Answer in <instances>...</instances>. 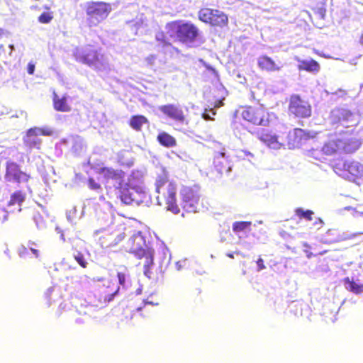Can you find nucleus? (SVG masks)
<instances>
[{
    "label": "nucleus",
    "mask_w": 363,
    "mask_h": 363,
    "mask_svg": "<svg viewBox=\"0 0 363 363\" xmlns=\"http://www.w3.org/2000/svg\"><path fill=\"white\" fill-rule=\"evenodd\" d=\"M240 115L244 121L256 126H268L271 121L270 113L263 105L244 106Z\"/></svg>",
    "instance_id": "39448f33"
},
{
    "label": "nucleus",
    "mask_w": 363,
    "mask_h": 363,
    "mask_svg": "<svg viewBox=\"0 0 363 363\" xmlns=\"http://www.w3.org/2000/svg\"><path fill=\"white\" fill-rule=\"evenodd\" d=\"M257 267H258V271L264 269L266 268V267L264 264V260L262 258H259L257 260Z\"/></svg>",
    "instance_id": "4c0bfd02"
},
{
    "label": "nucleus",
    "mask_w": 363,
    "mask_h": 363,
    "mask_svg": "<svg viewBox=\"0 0 363 363\" xmlns=\"http://www.w3.org/2000/svg\"><path fill=\"white\" fill-rule=\"evenodd\" d=\"M258 139L265 145L275 150L284 146V138L271 130L262 129L257 134Z\"/></svg>",
    "instance_id": "4468645a"
},
{
    "label": "nucleus",
    "mask_w": 363,
    "mask_h": 363,
    "mask_svg": "<svg viewBox=\"0 0 363 363\" xmlns=\"http://www.w3.org/2000/svg\"><path fill=\"white\" fill-rule=\"evenodd\" d=\"M35 70V65L33 63H28L27 67V72L29 74H33Z\"/></svg>",
    "instance_id": "58836bf2"
},
{
    "label": "nucleus",
    "mask_w": 363,
    "mask_h": 363,
    "mask_svg": "<svg viewBox=\"0 0 363 363\" xmlns=\"http://www.w3.org/2000/svg\"><path fill=\"white\" fill-rule=\"evenodd\" d=\"M117 277H118V282L121 285H122L123 286H125V282H126V278H127V274L124 272H118L117 274Z\"/></svg>",
    "instance_id": "c9c22d12"
},
{
    "label": "nucleus",
    "mask_w": 363,
    "mask_h": 363,
    "mask_svg": "<svg viewBox=\"0 0 363 363\" xmlns=\"http://www.w3.org/2000/svg\"><path fill=\"white\" fill-rule=\"evenodd\" d=\"M99 174H102L104 178L106 180L110 179H121L123 177L122 171H118L111 167H101L98 171Z\"/></svg>",
    "instance_id": "4be33fe9"
},
{
    "label": "nucleus",
    "mask_w": 363,
    "mask_h": 363,
    "mask_svg": "<svg viewBox=\"0 0 363 363\" xmlns=\"http://www.w3.org/2000/svg\"><path fill=\"white\" fill-rule=\"evenodd\" d=\"M4 35V30L0 28V39L3 37Z\"/></svg>",
    "instance_id": "79ce46f5"
},
{
    "label": "nucleus",
    "mask_w": 363,
    "mask_h": 363,
    "mask_svg": "<svg viewBox=\"0 0 363 363\" xmlns=\"http://www.w3.org/2000/svg\"><path fill=\"white\" fill-rule=\"evenodd\" d=\"M345 143L339 138L327 141L321 148V152L325 155H333L344 148Z\"/></svg>",
    "instance_id": "6ab92c4d"
},
{
    "label": "nucleus",
    "mask_w": 363,
    "mask_h": 363,
    "mask_svg": "<svg viewBox=\"0 0 363 363\" xmlns=\"http://www.w3.org/2000/svg\"><path fill=\"white\" fill-rule=\"evenodd\" d=\"M296 215L300 218H304L307 220H311L314 214L311 210H304L301 208H297L295 210Z\"/></svg>",
    "instance_id": "7c9ffc66"
},
{
    "label": "nucleus",
    "mask_w": 363,
    "mask_h": 363,
    "mask_svg": "<svg viewBox=\"0 0 363 363\" xmlns=\"http://www.w3.org/2000/svg\"><path fill=\"white\" fill-rule=\"evenodd\" d=\"M182 206L187 211H196L201 199L198 186H184L180 190Z\"/></svg>",
    "instance_id": "9d476101"
},
{
    "label": "nucleus",
    "mask_w": 363,
    "mask_h": 363,
    "mask_svg": "<svg viewBox=\"0 0 363 363\" xmlns=\"http://www.w3.org/2000/svg\"><path fill=\"white\" fill-rule=\"evenodd\" d=\"M213 164L219 172L227 170L228 167V161L225 158V153L217 152L213 157Z\"/></svg>",
    "instance_id": "a878e982"
},
{
    "label": "nucleus",
    "mask_w": 363,
    "mask_h": 363,
    "mask_svg": "<svg viewBox=\"0 0 363 363\" xmlns=\"http://www.w3.org/2000/svg\"><path fill=\"white\" fill-rule=\"evenodd\" d=\"M75 60L81 63L99 70L105 65L104 55L92 45H86L82 48H76L74 52Z\"/></svg>",
    "instance_id": "20e7f679"
},
{
    "label": "nucleus",
    "mask_w": 363,
    "mask_h": 363,
    "mask_svg": "<svg viewBox=\"0 0 363 363\" xmlns=\"http://www.w3.org/2000/svg\"><path fill=\"white\" fill-rule=\"evenodd\" d=\"M348 112L344 109L337 108L331 112L330 119L333 123H338L347 120Z\"/></svg>",
    "instance_id": "c85d7f7f"
},
{
    "label": "nucleus",
    "mask_w": 363,
    "mask_h": 363,
    "mask_svg": "<svg viewBox=\"0 0 363 363\" xmlns=\"http://www.w3.org/2000/svg\"><path fill=\"white\" fill-rule=\"evenodd\" d=\"M218 91H220L223 94H226V90L224 87H220L218 89ZM225 100V95L222 96L221 98L217 99L215 101L213 107L214 108H219L223 106V101Z\"/></svg>",
    "instance_id": "72a5a7b5"
},
{
    "label": "nucleus",
    "mask_w": 363,
    "mask_h": 363,
    "mask_svg": "<svg viewBox=\"0 0 363 363\" xmlns=\"http://www.w3.org/2000/svg\"><path fill=\"white\" fill-rule=\"evenodd\" d=\"M359 43H361V45H363V33H362V35L359 38Z\"/></svg>",
    "instance_id": "37998d69"
},
{
    "label": "nucleus",
    "mask_w": 363,
    "mask_h": 363,
    "mask_svg": "<svg viewBox=\"0 0 363 363\" xmlns=\"http://www.w3.org/2000/svg\"><path fill=\"white\" fill-rule=\"evenodd\" d=\"M147 118L143 115L132 116L128 122L129 125L135 131H141L143 125L148 123Z\"/></svg>",
    "instance_id": "5701e85b"
},
{
    "label": "nucleus",
    "mask_w": 363,
    "mask_h": 363,
    "mask_svg": "<svg viewBox=\"0 0 363 363\" xmlns=\"http://www.w3.org/2000/svg\"><path fill=\"white\" fill-rule=\"evenodd\" d=\"M137 259H140L142 262L138 263V265H143L144 268V274L150 277L151 269L154 265V251L152 249L146 250L144 253L140 254L135 257Z\"/></svg>",
    "instance_id": "a211bd4d"
},
{
    "label": "nucleus",
    "mask_w": 363,
    "mask_h": 363,
    "mask_svg": "<svg viewBox=\"0 0 363 363\" xmlns=\"http://www.w3.org/2000/svg\"><path fill=\"white\" fill-rule=\"evenodd\" d=\"M54 15L52 11H45L42 13L38 18V20L41 23H49L53 19Z\"/></svg>",
    "instance_id": "473e14b6"
},
{
    "label": "nucleus",
    "mask_w": 363,
    "mask_h": 363,
    "mask_svg": "<svg viewBox=\"0 0 363 363\" xmlns=\"http://www.w3.org/2000/svg\"><path fill=\"white\" fill-rule=\"evenodd\" d=\"M298 69L309 72H318L320 69V65L315 60H302L298 65Z\"/></svg>",
    "instance_id": "bb28decb"
},
{
    "label": "nucleus",
    "mask_w": 363,
    "mask_h": 363,
    "mask_svg": "<svg viewBox=\"0 0 363 363\" xmlns=\"http://www.w3.org/2000/svg\"><path fill=\"white\" fill-rule=\"evenodd\" d=\"M257 66L262 71L267 72H276L281 70L282 65L277 63L270 57L262 55L257 58Z\"/></svg>",
    "instance_id": "f3484780"
},
{
    "label": "nucleus",
    "mask_w": 363,
    "mask_h": 363,
    "mask_svg": "<svg viewBox=\"0 0 363 363\" xmlns=\"http://www.w3.org/2000/svg\"><path fill=\"white\" fill-rule=\"evenodd\" d=\"M51 134L52 131L48 129H43L38 127L30 128L26 131V135L23 138V145L30 150L34 148L40 150L42 140L38 138V136H49Z\"/></svg>",
    "instance_id": "f8f14e48"
},
{
    "label": "nucleus",
    "mask_w": 363,
    "mask_h": 363,
    "mask_svg": "<svg viewBox=\"0 0 363 363\" xmlns=\"http://www.w3.org/2000/svg\"><path fill=\"white\" fill-rule=\"evenodd\" d=\"M309 139V135L301 128H294L289 131L284 139V146L289 149H295L302 145Z\"/></svg>",
    "instance_id": "ddd939ff"
},
{
    "label": "nucleus",
    "mask_w": 363,
    "mask_h": 363,
    "mask_svg": "<svg viewBox=\"0 0 363 363\" xmlns=\"http://www.w3.org/2000/svg\"><path fill=\"white\" fill-rule=\"evenodd\" d=\"M18 255L21 257H26L28 253V248L23 245H21L18 250Z\"/></svg>",
    "instance_id": "e433bc0d"
},
{
    "label": "nucleus",
    "mask_w": 363,
    "mask_h": 363,
    "mask_svg": "<svg viewBox=\"0 0 363 363\" xmlns=\"http://www.w3.org/2000/svg\"><path fill=\"white\" fill-rule=\"evenodd\" d=\"M158 143L165 147H173L177 145L176 139L166 132H161L157 135Z\"/></svg>",
    "instance_id": "b1692460"
},
{
    "label": "nucleus",
    "mask_w": 363,
    "mask_h": 363,
    "mask_svg": "<svg viewBox=\"0 0 363 363\" xmlns=\"http://www.w3.org/2000/svg\"><path fill=\"white\" fill-rule=\"evenodd\" d=\"M120 287L117 283L110 279H103L102 284L99 286L96 294V300L93 305L96 307H103L111 301L118 294Z\"/></svg>",
    "instance_id": "6e6552de"
},
{
    "label": "nucleus",
    "mask_w": 363,
    "mask_h": 363,
    "mask_svg": "<svg viewBox=\"0 0 363 363\" xmlns=\"http://www.w3.org/2000/svg\"><path fill=\"white\" fill-rule=\"evenodd\" d=\"M73 257L81 267L84 269L87 267L88 262L82 252L77 251L76 253H74Z\"/></svg>",
    "instance_id": "2f4dec72"
},
{
    "label": "nucleus",
    "mask_w": 363,
    "mask_h": 363,
    "mask_svg": "<svg viewBox=\"0 0 363 363\" xmlns=\"http://www.w3.org/2000/svg\"><path fill=\"white\" fill-rule=\"evenodd\" d=\"M200 21L211 27L223 28L229 23L228 16L219 9L202 8L198 12Z\"/></svg>",
    "instance_id": "423d86ee"
},
{
    "label": "nucleus",
    "mask_w": 363,
    "mask_h": 363,
    "mask_svg": "<svg viewBox=\"0 0 363 363\" xmlns=\"http://www.w3.org/2000/svg\"><path fill=\"white\" fill-rule=\"evenodd\" d=\"M88 186L89 189L94 191H99L101 189V184L96 182L95 179L91 177L88 179Z\"/></svg>",
    "instance_id": "f704fd0d"
},
{
    "label": "nucleus",
    "mask_w": 363,
    "mask_h": 363,
    "mask_svg": "<svg viewBox=\"0 0 363 363\" xmlns=\"http://www.w3.org/2000/svg\"><path fill=\"white\" fill-rule=\"evenodd\" d=\"M119 199L122 203L126 205L131 204L134 199L132 196V193L127 188H121L120 190Z\"/></svg>",
    "instance_id": "c756f323"
},
{
    "label": "nucleus",
    "mask_w": 363,
    "mask_h": 363,
    "mask_svg": "<svg viewBox=\"0 0 363 363\" xmlns=\"http://www.w3.org/2000/svg\"><path fill=\"white\" fill-rule=\"evenodd\" d=\"M352 208L350 206H347V207H345V210H350Z\"/></svg>",
    "instance_id": "a18cd8bd"
},
{
    "label": "nucleus",
    "mask_w": 363,
    "mask_h": 363,
    "mask_svg": "<svg viewBox=\"0 0 363 363\" xmlns=\"http://www.w3.org/2000/svg\"><path fill=\"white\" fill-rule=\"evenodd\" d=\"M144 303H145V304H147V303L152 304V302H147V301H144Z\"/></svg>",
    "instance_id": "49530a36"
},
{
    "label": "nucleus",
    "mask_w": 363,
    "mask_h": 363,
    "mask_svg": "<svg viewBox=\"0 0 363 363\" xmlns=\"http://www.w3.org/2000/svg\"><path fill=\"white\" fill-rule=\"evenodd\" d=\"M288 112L298 118H307L312 115V107L308 101L298 94H292L289 99Z\"/></svg>",
    "instance_id": "1a4fd4ad"
},
{
    "label": "nucleus",
    "mask_w": 363,
    "mask_h": 363,
    "mask_svg": "<svg viewBox=\"0 0 363 363\" xmlns=\"http://www.w3.org/2000/svg\"><path fill=\"white\" fill-rule=\"evenodd\" d=\"M30 251L35 255V257H38L40 255L39 250L33 247H30Z\"/></svg>",
    "instance_id": "a19ab883"
},
{
    "label": "nucleus",
    "mask_w": 363,
    "mask_h": 363,
    "mask_svg": "<svg viewBox=\"0 0 363 363\" xmlns=\"http://www.w3.org/2000/svg\"><path fill=\"white\" fill-rule=\"evenodd\" d=\"M141 309H142V307H138V308H137V311H141Z\"/></svg>",
    "instance_id": "de8ad7c7"
},
{
    "label": "nucleus",
    "mask_w": 363,
    "mask_h": 363,
    "mask_svg": "<svg viewBox=\"0 0 363 363\" xmlns=\"http://www.w3.org/2000/svg\"><path fill=\"white\" fill-rule=\"evenodd\" d=\"M155 190L160 206H164L167 211L175 215L180 213L177 199V187L174 181L166 174L159 175L155 181Z\"/></svg>",
    "instance_id": "f03ea898"
},
{
    "label": "nucleus",
    "mask_w": 363,
    "mask_h": 363,
    "mask_svg": "<svg viewBox=\"0 0 363 363\" xmlns=\"http://www.w3.org/2000/svg\"><path fill=\"white\" fill-rule=\"evenodd\" d=\"M251 225L250 221H236L233 223L232 229L234 233L239 235L242 232H250Z\"/></svg>",
    "instance_id": "cd10ccee"
},
{
    "label": "nucleus",
    "mask_w": 363,
    "mask_h": 363,
    "mask_svg": "<svg viewBox=\"0 0 363 363\" xmlns=\"http://www.w3.org/2000/svg\"><path fill=\"white\" fill-rule=\"evenodd\" d=\"M128 245L129 252L134 255L135 257L140 255L146 250L150 249L146 243L145 238L140 233L134 234L128 240Z\"/></svg>",
    "instance_id": "2eb2a0df"
},
{
    "label": "nucleus",
    "mask_w": 363,
    "mask_h": 363,
    "mask_svg": "<svg viewBox=\"0 0 363 363\" xmlns=\"http://www.w3.org/2000/svg\"><path fill=\"white\" fill-rule=\"evenodd\" d=\"M53 108L57 111L69 112L71 111V106L67 102V96L66 95L60 96L56 93L52 95Z\"/></svg>",
    "instance_id": "aec40b11"
},
{
    "label": "nucleus",
    "mask_w": 363,
    "mask_h": 363,
    "mask_svg": "<svg viewBox=\"0 0 363 363\" xmlns=\"http://www.w3.org/2000/svg\"><path fill=\"white\" fill-rule=\"evenodd\" d=\"M212 115L213 116H215L216 115V112L214 111H212Z\"/></svg>",
    "instance_id": "09e8293b"
},
{
    "label": "nucleus",
    "mask_w": 363,
    "mask_h": 363,
    "mask_svg": "<svg viewBox=\"0 0 363 363\" xmlns=\"http://www.w3.org/2000/svg\"><path fill=\"white\" fill-rule=\"evenodd\" d=\"M30 179V174L23 172L21 166L16 162L8 160L6 162L4 174V179L6 182L19 184L21 183L28 182Z\"/></svg>",
    "instance_id": "9b49d317"
},
{
    "label": "nucleus",
    "mask_w": 363,
    "mask_h": 363,
    "mask_svg": "<svg viewBox=\"0 0 363 363\" xmlns=\"http://www.w3.org/2000/svg\"><path fill=\"white\" fill-rule=\"evenodd\" d=\"M26 199V194L21 190L15 191L10 196L8 201L9 206H17L21 211V206Z\"/></svg>",
    "instance_id": "393cba45"
},
{
    "label": "nucleus",
    "mask_w": 363,
    "mask_h": 363,
    "mask_svg": "<svg viewBox=\"0 0 363 363\" xmlns=\"http://www.w3.org/2000/svg\"><path fill=\"white\" fill-rule=\"evenodd\" d=\"M89 28L96 27L104 21L111 12V4L102 1H86L83 7Z\"/></svg>",
    "instance_id": "7ed1b4c3"
},
{
    "label": "nucleus",
    "mask_w": 363,
    "mask_h": 363,
    "mask_svg": "<svg viewBox=\"0 0 363 363\" xmlns=\"http://www.w3.org/2000/svg\"><path fill=\"white\" fill-rule=\"evenodd\" d=\"M164 29L163 38H157L164 45H170L167 40L186 46H191L196 43H203L204 41L199 26L190 21H172L166 23Z\"/></svg>",
    "instance_id": "f257e3e1"
},
{
    "label": "nucleus",
    "mask_w": 363,
    "mask_h": 363,
    "mask_svg": "<svg viewBox=\"0 0 363 363\" xmlns=\"http://www.w3.org/2000/svg\"><path fill=\"white\" fill-rule=\"evenodd\" d=\"M345 288L348 291L354 294H361L363 293V284L356 282L353 278L347 277L343 279Z\"/></svg>",
    "instance_id": "412c9836"
},
{
    "label": "nucleus",
    "mask_w": 363,
    "mask_h": 363,
    "mask_svg": "<svg viewBox=\"0 0 363 363\" xmlns=\"http://www.w3.org/2000/svg\"><path fill=\"white\" fill-rule=\"evenodd\" d=\"M203 118L206 121H210V120L214 119L211 116H210L209 113H207L206 111L203 113Z\"/></svg>",
    "instance_id": "ea45409f"
},
{
    "label": "nucleus",
    "mask_w": 363,
    "mask_h": 363,
    "mask_svg": "<svg viewBox=\"0 0 363 363\" xmlns=\"http://www.w3.org/2000/svg\"><path fill=\"white\" fill-rule=\"evenodd\" d=\"M227 256L230 258H234V256H233V253H228L227 254Z\"/></svg>",
    "instance_id": "c03bdc74"
},
{
    "label": "nucleus",
    "mask_w": 363,
    "mask_h": 363,
    "mask_svg": "<svg viewBox=\"0 0 363 363\" xmlns=\"http://www.w3.org/2000/svg\"><path fill=\"white\" fill-rule=\"evenodd\" d=\"M159 109L163 114L175 121L181 123H188L184 111L177 105L172 104L162 105L159 107Z\"/></svg>",
    "instance_id": "dca6fc26"
},
{
    "label": "nucleus",
    "mask_w": 363,
    "mask_h": 363,
    "mask_svg": "<svg viewBox=\"0 0 363 363\" xmlns=\"http://www.w3.org/2000/svg\"><path fill=\"white\" fill-rule=\"evenodd\" d=\"M333 169L339 176L354 181L363 174V167L357 161L337 160L333 165Z\"/></svg>",
    "instance_id": "0eeeda50"
}]
</instances>
